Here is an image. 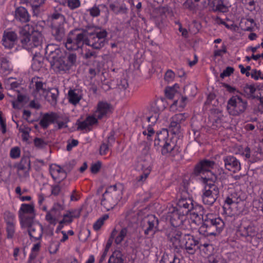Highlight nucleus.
Masks as SVG:
<instances>
[{
	"instance_id": "obj_1",
	"label": "nucleus",
	"mask_w": 263,
	"mask_h": 263,
	"mask_svg": "<svg viewBox=\"0 0 263 263\" xmlns=\"http://www.w3.org/2000/svg\"><path fill=\"white\" fill-rule=\"evenodd\" d=\"M192 200L190 198L180 199L177 205L170 211V221L173 226L177 227L184 226V228L196 229L197 226L201 225L199 232L207 236L217 235L222 231L224 223L219 217L209 218L203 222V217L194 212L190 215L189 212L193 208Z\"/></svg>"
},
{
	"instance_id": "obj_2",
	"label": "nucleus",
	"mask_w": 263,
	"mask_h": 263,
	"mask_svg": "<svg viewBox=\"0 0 263 263\" xmlns=\"http://www.w3.org/2000/svg\"><path fill=\"white\" fill-rule=\"evenodd\" d=\"M214 165L213 161L203 160L197 165L195 169V173L200 176L201 181L204 185L202 201L207 205L214 203L219 193V188L215 184L217 177L211 171Z\"/></svg>"
},
{
	"instance_id": "obj_3",
	"label": "nucleus",
	"mask_w": 263,
	"mask_h": 263,
	"mask_svg": "<svg viewBox=\"0 0 263 263\" xmlns=\"http://www.w3.org/2000/svg\"><path fill=\"white\" fill-rule=\"evenodd\" d=\"M21 42L23 47L33 54L32 68L39 70L42 59L40 51L43 42V36L41 31L29 25H25L20 30Z\"/></svg>"
},
{
	"instance_id": "obj_4",
	"label": "nucleus",
	"mask_w": 263,
	"mask_h": 263,
	"mask_svg": "<svg viewBox=\"0 0 263 263\" xmlns=\"http://www.w3.org/2000/svg\"><path fill=\"white\" fill-rule=\"evenodd\" d=\"M48 54V60L53 70L56 72L66 71L68 70L76 60V56L73 54L66 53L53 45H48L46 49Z\"/></svg>"
},
{
	"instance_id": "obj_5",
	"label": "nucleus",
	"mask_w": 263,
	"mask_h": 263,
	"mask_svg": "<svg viewBox=\"0 0 263 263\" xmlns=\"http://www.w3.org/2000/svg\"><path fill=\"white\" fill-rule=\"evenodd\" d=\"M124 190L123 185L120 183L107 187L101 200V204L105 210L113 209L121 201Z\"/></svg>"
},
{
	"instance_id": "obj_6",
	"label": "nucleus",
	"mask_w": 263,
	"mask_h": 263,
	"mask_svg": "<svg viewBox=\"0 0 263 263\" xmlns=\"http://www.w3.org/2000/svg\"><path fill=\"white\" fill-rule=\"evenodd\" d=\"M32 93L36 99H45L51 102H54L57 95L51 92L47 88L45 83H43L41 78L34 77L32 78L30 84Z\"/></svg>"
},
{
	"instance_id": "obj_7",
	"label": "nucleus",
	"mask_w": 263,
	"mask_h": 263,
	"mask_svg": "<svg viewBox=\"0 0 263 263\" xmlns=\"http://www.w3.org/2000/svg\"><path fill=\"white\" fill-rule=\"evenodd\" d=\"M229 193L230 195L225 200L223 208L226 210L230 209L235 213V211L243 205L242 202L246 199V195L241 191L239 186H237L234 190L230 189Z\"/></svg>"
},
{
	"instance_id": "obj_8",
	"label": "nucleus",
	"mask_w": 263,
	"mask_h": 263,
	"mask_svg": "<svg viewBox=\"0 0 263 263\" xmlns=\"http://www.w3.org/2000/svg\"><path fill=\"white\" fill-rule=\"evenodd\" d=\"M154 145L157 148L162 147V153L165 154L171 152L175 147V143L168 138V132L163 129L157 133L154 140Z\"/></svg>"
},
{
	"instance_id": "obj_9",
	"label": "nucleus",
	"mask_w": 263,
	"mask_h": 263,
	"mask_svg": "<svg viewBox=\"0 0 263 263\" xmlns=\"http://www.w3.org/2000/svg\"><path fill=\"white\" fill-rule=\"evenodd\" d=\"M107 33L105 30H101L95 33L86 32L85 44L95 49H100L107 42Z\"/></svg>"
},
{
	"instance_id": "obj_10",
	"label": "nucleus",
	"mask_w": 263,
	"mask_h": 263,
	"mask_svg": "<svg viewBox=\"0 0 263 263\" xmlns=\"http://www.w3.org/2000/svg\"><path fill=\"white\" fill-rule=\"evenodd\" d=\"M86 32H80L75 30L70 32L65 43V47L68 50H76L85 43Z\"/></svg>"
},
{
	"instance_id": "obj_11",
	"label": "nucleus",
	"mask_w": 263,
	"mask_h": 263,
	"mask_svg": "<svg viewBox=\"0 0 263 263\" xmlns=\"http://www.w3.org/2000/svg\"><path fill=\"white\" fill-rule=\"evenodd\" d=\"M34 215V205L32 204H22L19 210V218L22 227L29 226Z\"/></svg>"
},
{
	"instance_id": "obj_12",
	"label": "nucleus",
	"mask_w": 263,
	"mask_h": 263,
	"mask_svg": "<svg viewBox=\"0 0 263 263\" xmlns=\"http://www.w3.org/2000/svg\"><path fill=\"white\" fill-rule=\"evenodd\" d=\"M247 107V103L238 96L232 97L228 101L227 109L230 115H238L243 112Z\"/></svg>"
},
{
	"instance_id": "obj_13",
	"label": "nucleus",
	"mask_w": 263,
	"mask_h": 263,
	"mask_svg": "<svg viewBox=\"0 0 263 263\" xmlns=\"http://www.w3.org/2000/svg\"><path fill=\"white\" fill-rule=\"evenodd\" d=\"M148 149V148L146 151V154L144 156H140L137 160V168L143 171V175L140 178L142 181L147 178L151 171L152 159L151 156L147 153Z\"/></svg>"
},
{
	"instance_id": "obj_14",
	"label": "nucleus",
	"mask_w": 263,
	"mask_h": 263,
	"mask_svg": "<svg viewBox=\"0 0 263 263\" xmlns=\"http://www.w3.org/2000/svg\"><path fill=\"white\" fill-rule=\"evenodd\" d=\"M64 17L60 14L52 15V32L57 40H60L64 34Z\"/></svg>"
},
{
	"instance_id": "obj_15",
	"label": "nucleus",
	"mask_w": 263,
	"mask_h": 263,
	"mask_svg": "<svg viewBox=\"0 0 263 263\" xmlns=\"http://www.w3.org/2000/svg\"><path fill=\"white\" fill-rule=\"evenodd\" d=\"M167 103L163 100H158L156 102V107L154 108V114L146 118L147 122L154 124L158 120L160 116H162V111L166 107Z\"/></svg>"
},
{
	"instance_id": "obj_16",
	"label": "nucleus",
	"mask_w": 263,
	"mask_h": 263,
	"mask_svg": "<svg viewBox=\"0 0 263 263\" xmlns=\"http://www.w3.org/2000/svg\"><path fill=\"white\" fill-rule=\"evenodd\" d=\"M144 232L146 235H153L157 231L158 219L154 215H149L143 220Z\"/></svg>"
},
{
	"instance_id": "obj_17",
	"label": "nucleus",
	"mask_w": 263,
	"mask_h": 263,
	"mask_svg": "<svg viewBox=\"0 0 263 263\" xmlns=\"http://www.w3.org/2000/svg\"><path fill=\"white\" fill-rule=\"evenodd\" d=\"M186 116L184 114H176L172 117L170 129L175 134H178L181 132V124L185 120Z\"/></svg>"
},
{
	"instance_id": "obj_18",
	"label": "nucleus",
	"mask_w": 263,
	"mask_h": 263,
	"mask_svg": "<svg viewBox=\"0 0 263 263\" xmlns=\"http://www.w3.org/2000/svg\"><path fill=\"white\" fill-rule=\"evenodd\" d=\"M182 239V248H184L189 253L193 254L195 250V248L198 243V240L190 234H184Z\"/></svg>"
},
{
	"instance_id": "obj_19",
	"label": "nucleus",
	"mask_w": 263,
	"mask_h": 263,
	"mask_svg": "<svg viewBox=\"0 0 263 263\" xmlns=\"http://www.w3.org/2000/svg\"><path fill=\"white\" fill-rule=\"evenodd\" d=\"M17 35L13 31H5L2 39V44L5 48L11 49L17 42Z\"/></svg>"
},
{
	"instance_id": "obj_20",
	"label": "nucleus",
	"mask_w": 263,
	"mask_h": 263,
	"mask_svg": "<svg viewBox=\"0 0 263 263\" xmlns=\"http://www.w3.org/2000/svg\"><path fill=\"white\" fill-rule=\"evenodd\" d=\"M111 107L109 104L105 102H99L97 105L96 111L94 112L92 116L95 117L97 120L101 119L106 116L111 112Z\"/></svg>"
},
{
	"instance_id": "obj_21",
	"label": "nucleus",
	"mask_w": 263,
	"mask_h": 263,
	"mask_svg": "<svg viewBox=\"0 0 263 263\" xmlns=\"http://www.w3.org/2000/svg\"><path fill=\"white\" fill-rule=\"evenodd\" d=\"M209 6L214 11L226 12L228 11L231 4L228 3L224 4L222 0H208V4H205L204 6Z\"/></svg>"
},
{
	"instance_id": "obj_22",
	"label": "nucleus",
	"mask_w": 263,
	"mask_h": 263,
	"mask_svg": "<svg viewBox=\"0 0 263 263\" xmlns=\"http://www.w3.org/2000/svg\"><path fill=\"white\" fill-rule=\"evenodd\" d=\"M50 173L52 178L57 182H60L66 177V173L63 168L55 164L50 166Z\"/></svg>"
},
{
	"instance_id": "obj_23",
	"label": "nucleus",
	"mask_w": 263,
	"mask_h": 263,
	"mask_svg": "<svg viewBox=\"0 0 263 263\" xmlns=\"http://www.w3.org/2000/svg\"><path fill=\"white\" fill-rule=\"evenodd\" d=\"M223 161L226 168L230 171L235 173L241 168L240 162L233 156H227L224 158Z\"/></svg>"
},
{
	"instance_id": "obj_24",
	"label": "nucleus",
	"mask_w": 263,
	"mask_h": 263,
	"mask_svg": "<svg viewBox=\"0 0 263 263\" xmlns=\"http://www.w3.org/2000/svg\"><path fill=\"white\" fill-rule=\"evenodd\" d=\"M27 228L30 237L35 239H39L41 238L43 227L42 226L38 223H32V221L29 224V226L23 227Z\"/></svg>"
},
{
	"instance_id": "obj_25",
	"label": "nucleus",
	"mask_w": 263,
	"mask_h": 263,
	"mask_svg": "<svg viewBox=\"0 0 263 263\" xmlns=\"http://www.w3.org/2000/svg\"><path fill=\"white\" fill-rule=\"evenodd\" d=\"M83 93L80 89H70L67 95L68 101L71 104L76 105L82 99Z\"/></svg>"
},
{
	"instance_id": "obj_26",
	"label": "nucleus",
	"mask_w": 263,
	"mask_h": 263,
	"mask_svg": "<svg viewBox=\"0 0 263 263\" xmlns=\"http://www.w3.org/2000/svg\"><path fill=\"white\" fill-rule=\"evenodd\" d=\"M127 234L128 230L126 228H116L112 231L111 237L114 239L116 244H120L127 236Z\"/></svg>"
},
{
	"instance_id": "obj_27",
	"label": "nucleus",
	"mask_w": 263,
	"mask_h": 263,
	"mask_svg": "<svg viewBox=\"0 0 263 263\" xmlns=\"http://www.w3.org/2000/svg\"><path fill=\"white\" fill-rule=\"evenodd\" d=\"M5 220L7 224V236L9 238H11L13 237L14 234V224L15 221L14 215L12 213H8L6 214Z\"/></svg>"
},
{
	"instance_id": "obj_28",
	"label": "nucleus",
	"mask_w": 263,
	"mask_h": 263,
	"mask_svg": "<svg viewBox=\"0 0 263 263\" xmlns=\"http://www.w3.org/2000/svg\"><path fill=\"white\" fill-rule=\"evenodd\" d=\"M13 67L9 61L6 58H0V74L7 76L12 71Z\"/></svg>"
},
{
	"instance_id": "obj_29",
	"label": "nucleus",
	"mask_w": 263,
	"mask_h": 263,
	"mask_svg": "<svg viewBox=\"0 0 263 263\" xmlns=\"http://www.w3.org/2000/svg\"><path fill=\"white\" fill-rule=\"evenodd\" d=\"M187 98L182 96L177 100L174 102L171 105L170 109L173 111L176 110L181 111L185 106Z\"/></svg>"
},
{
	"instance_id": "obj_30",
	"label": "nucleus",
	"mask_w": 263,
	"mask_h": 263,
	"mask_svg": "<svg viewBox=\"0 0 263 263\" xmlns=\"http://www.w3.org/2000/svg\"><path fill=\"white\" fill-rule=\"evenodd\" d=\"M15 17L21 22H26L29 20V14L25 8L20 7L15 11Z\"/></svg>"
},
{
	"instance_id": "obj_31",
	"label": "nucleus",
	"mask_w": 263,
	"mask_h": 263,
	"mask_svg": "<svg viewBox=\"0 0 263 263\" xmlns=\"http://www.w3.org/2000/svg\"><path fill=\"white\" fill-rule=\"evenodd\" d=\"M183 235L179 232L174 233L170 238L173 245L176 248H182Z\"/></svg>"
},
{
	"instance_id": "obj_32",
	"label": "nucleus",
	"mask_w": 263,
	"mask_h": 263,
	"mask_svg": "<svg viewBox=\"0 0 263 263\" xmlns=\"http://www.w3.org/2000/svg\"><path fill=\"white\" fill-rule=\"evenodd\" d=\"M97 122V119L93 116H89L86 119L79 124L78 127L81 129H89V127Z\"/></svg>"
},
{
	"instance_id": "obj_33",
	"label": "nucleus",
	"mask_w": 263,
	"mask_h": 263,
	"mask_svg": "<svg viewBox=\"0 0 263 263\" xmlns=\"http://www.w3.org/2000/svg\"><path fill=\"white\" fill-rule=\"evenodd\" d=\"M179 85L177 84L172 87H167L165 89V95L170 99L179 94Z\"/></svg>"
},
{
	"instance_id": "obj_34",
	"label": "nucleus",
	"mask_w": 263,
	"mask_h": 263,
	"mask_svg": "<svg viewBox=\"0 0 263 263\" xmlns=\"http://www.w3.org/2000/svg\"><path fill=\"white\" fill-rule=\"evenodd\" d=\"M5 87L8 89H14L17 88L20 83L15 79L10 77L5 80Z\"/></svg>"
},
{
	"instance_id": "obj_35",
	"label": "nucleus",
	"mask_w": 263,
	"mask_h": 263,
	"mask_svg": "<svg viewBox=\"0 0 263 263\" xmlns=\"http://www.w3.org/2000/svg\"><path fill=\"white\" fill-rule=\"evenodd\" d=\"M60 216L50 210L47 213L45 218L49 223L55 225L57 223Z\"/></svg>"
},
{
	"instance_id": "obj_36",
	"label": "nucleus",
	"mask_w": 263,
	"mask_h": 263,
	"mask_svg": "<svg viewBox=\"0 0 263 263\" xmlns=\"http://www.w3.org/2000/svg\"><path fill=\"white\" fill-rule=\"evenodd\" d=\"M54 119L53 115H45L41 119L40 124L43 128H46L53 122Z\"/></svg>"
},
{
	"instance_id": "obj_37",
	"label": "nucleus",
	"mask_w": 263,
	"mask_h": 263,
	"mask_svg": "<svg viewBox=\"0 0 263 263\" xmlns=\"http://www.w3.org/2000/svg\"><path fill=\"white\" fill-rule=\"evenodd\" d=\"M160 263H179V259L175 255L164 254Z\"/></svg>"
},
{
	"instance_id": "obj_38",
	"label": "nucleus",
	"mask_w": 263,
	"mask_h": 263,
	"mask_svg": "<svg viewBox=\"0 0 263 263\" xmlns=\"http://www.w3.org/2000/svg\"><path fill=\"white\" fill-rule=\"evenodd\" d=\"M122 254L120 251H115L109 259V263H123Z\"/></svg>"
},
{
	"instance_id": "obj_39",
	"label": "nucleus",
	"mask_w": 263,
	"mask_h": 263,
	"mask_svg": "<svg viewBox=\"0 0 263 263\" xmlns=\"http://www.w3.org/2000/svg\"><path fill=\"white\" fill-rule=\"evenodd\" d=\"M245 95L249 98L255 97L254 93L256 88L253 85L247 84L243 88Z\"/></svg>"
},
{
	"instance_id": "obj_40",
	"label": "nucleus",
	"mask_w": 263,
	"mask_h": 263,
	"mask_svg": "<svg viewBox=\"0 0 263 263\" xmlns=\"http://www.w3.org/2000/svg\"><path fill=\"white\" fill-rule=\"evenodd\" d=\"M242 235L245 237H253L256 235L255 228L251 226L244 228L243 231H242Z\"/></svg>"
},
{
	"instance_id": "obj_41",
	"label": "nucleus",
	"mask_w": 263,
	"mask_h": 263,
	"mask_svg": "<svg viewBox=\"0 0 263 263\" xmlns=\"http://www.w3.org/2000/svg\"><path fill=\"white\" fill-rule=\"evenodd\" d=\"M250 74L251 78L256 81L263 80V73L259 70L253 69Z\"/></svg>"
},
{
	"instance_id": "obj_42",
	"label": "nucleus",
	"mask_w": 263,
	"mask_h": 263,
	"mask_svg": "<svg viewBox=\"0 0 263 263\" xmlns=\"http://www.w3.org/2000/svg\"><path fill=\"white\" fill-rule=\"evenodd\" d=\"M108 218V215L107 214L104 215L102 217H100L97 221L93 224V229L98 231L99 230L102 225L104 224V221Z\"/></svg>"
},
{
	"instance_id": "obj_43",
	"label": "nucleus",
	"mask_w": 263,
	"mask_h": 263,
	"mask_svg": "<svg viewBox=\"0 0 263 263\" xmlns=\"http://www.w3.org/2000/svg\"><path fill=\"white\" fill-rule=\"evenodd\" d=\"M81 54L83 56V57L86 59H89L92 57H96V52L91 51L89 49H87V48L83 47L82 49V52Z\"/></svg>"
},
{
	"instance_id": "obj_44",
	"label": "nucleus",
	"mask_w": 263,
	"mask_h": 263,
	"mask_svg": "<svg viewBox=\"0 0 263 263\" xmlns=\"http://www.w3.org/2000/svg\"><path fill=\"white\" fill-rule=\"evenodd\" d=\"M220 115L221 114L219 113V115L218 116V118L216 119H214L215 117L213 115H210V122L212 123V125H211V126L213 129H216L221 126V120L219 118Z\"/></svg>"
},
{
	"instance_id": "obj_45",
	"label": "nucleus",
	"mask_w": 263,
	"mask_h": 263,
	"mask_svg": "<svg viewBox=\"0 0 263 263\" xmlns=\"http://www.w3.org/2000/svg\"><path fill=\"white\" fill-rule=\"evenodd\" d=\"M24 100L25 97L23 96L18 95L17 100L12 102L13 107L15 108H21L23 105V102L24 101Z\"/></svg>"
},
{
	"instance_id": "obj_46",
	"label": "nucleus",
	"mask_w": 263,
	"mask_h": 263,
	"mask_svg": "<svg viewBox=\"0 0 263 263\" xmlns=\"http://www.w3.org/2000/svg\"><path fill=\"white\" fill-rule=\"evenodd\" d=\"M41 247V243L40 242H37L33 245L32 249H31V253L30 255V259H34L36 256L38 252L40 250Z\"/></svg>"
},
{
	"instance_id": "obj_47",
	"label": "nucleus",
	"mask_w": 263,
	"mask_h": 263,
	"mask_svg": "<svg viewBox=\"0 0 263 263\" xmlns=\"http://www.w3.org/2000/svg\"><path fill=\"white\" fill-rule=\"evenodd\" d=\"M199 248L200 250L204 251L207 255H210L211 253V251L213 249L211 245L206 243L200 245Z\"/></svg>"
},
{
	"instance_id": "obj_48",
	"label": "nucleus",
	"mask_w": 263,
	"mask_h": 263,
	"mask_svg": "<svg viewBox=\"0 0 263 263\" xmlns=\"http://www.w3.org/2000/svg\"><path fill=\"white\" fill-rule=\"evenodd\" d=\"M45 0H30L32 8L34 13L37 9L45 3Z\"/></svg>"
},
{
	"instance_id": "obj_49",
	"label": "nucleus",
	"mask_w": 263,
	"mask_h": 263,
	"mask_svg": "<svg viewBox=\"0 0 263 263\" xmlns=\"http://www.w3.org/2000/svg\"><path fill=\"white\" fill-rule=\"evenodd\" d=\"M35 146L39 148H42L47 145V142L41 138H36L34 140Z\"/></svg>"
},
{
	"instance_id": "obj_50",
	"label": "nucleus",
	"mask_w": 263,
	"mask_h": 263,
	"mask_svg": "<svg viewBox=\"0 0 263 263\" xmlns=\"http://www.w3.org/2000/svg\"><path fill=\"white\" fill-rule=\"evenodd\" d=\"M21 150L18 147H14L10 151V156L11 158L15 159L20 156Z\"/></svg>"
},
{
	"instance_id": "obj_51",
	"label": "nucleus",
	"mask_w": 263,
	"mask_h": 263,
	"mask_svg": "<svg viewBox=\"0 0 263 263\" xmlns=\"http://www.w3.org/2000/svg\"><path fill=\"white\" fill-rule=\"evenodd\" d=\"M64 209V206L63 204L60 203H55L51 211H53V212L57 213V214L61 215L60 212L62 211Z\"/></svg>"
},
{
	"instance_id": "obj_52",
	"label": "nucleus",
	"mask_w": 263,
	"mask_h": 263,
	"mask_svg": "<svg viewBox=\"0 0 263 263\" xmlns=\"http://www.w3.org/2000/svg\"><path fill=\"white\" fill-rule=\"evenodd\" d=\"M68 5L72 9L79 7L80 5L79 0H68Z\"/></svg>"
},
{
	"instance_id": "obj_53",
	"label": "nucleus",
	"mask_w": 263,
	"mask_h": 263,
	"mask_svg": "<svg viewBox=\"0 0 263 263\" xmlns=\"http://www.w3.org/2000/svg\"><path fill=\"white\" fill-rule=\"evenodd\" d=\"M233 68L228 67L220 74V77L223 79L225 77H229L233 72Z\"/></svg>"
},
{
	"instance_id": "obj_54",
	"label": "nucleus",
	"mask_w": 263,
	"mask_h": 263,
	"mask_svg": "<svg viewBox=\"0 0 263 263\" xmlns=\"http://www.w3.org/2000/svg\"><path fill=\"white\" fill-rule=\"evenodd\" d=\"M72 219L71 213L68 212L63 216V218L62 221L67 224L71 222L72 221Z\"/></svg>"
},
{
	"instance_id": "obj_55",
	"label": "nucleus",
	"mask_w": 263,
	"mask_h": 263,
	"mask_svg": "<svg viewBox=\"0 0 263 263\" xmlns=\"http://www.w3.org/2000/svg\"><path fill=\"white\" fill-rule=\"evenodd\" d=\"M60 247L59 243H52L50 245L49 247V252L51 254L55 253L57 251L59 250Z\"/></svg>"
},
{
	"instance_id": "obj_56",
	"label": "nucleus",
	"mask_w": 263,
	"mask_h": 263,
	"mask_svg": "<svg viewBox=\"0 0 263 263\" xmlns=\"http://www.w3.org/2000/svg\"><path fill=\"white\" fill-rule=\"evenodd\" d=\"M175 78V73L172 70H168L165 76V80L167 82H171Z\"/></svg>"
},
{
	"instance_id": "obj_57",
	"label": "nucleus",
	"mask_w": 263,
	"mask_h": 263,
	"mask_svg": "<svg viewBox=\"0 0 263 263\" xmlns=\"http://www.w3.org/2000/svg\"><path fill=\"white\" fill-rule=\"evenodd\" d=\"M154 133V129L153 128L150 126V125H148L147 129L144 130L143 131V134L144 135H146L147 136V138H149L151 136L153 135Z\"/></svg>"
},
{
	"instance_id": "obj_58",
	"label": "nucleus",
	"mask_w": 263,
	"mask_h": 263,
	"mask_svg": "<svg viewBox=\"0 0 263 263\" xmlns=\"http://www.w3.org/2000/svg\"><path fill=\"white\" fill-rule=\"evenodd\" d=\"M103 65L101 63H98L97 68L96 69L92 68L90 69L89 72L92 75H96L97 73H99L102 71Z\"/></svg>"
},
{
	"instance_id": "obj_59",
	"label": "nucleus",
	"mask_w": 263,
	"mask_h": 263,
	"mask_svg": "<svg viewBox=\"0 0 263 263\" xmlns=\"http://www.w3.org/2000/svg\"><path fill=\"white\" fill-rule=\"evenodd\" d=\"M108 151V146L105 143L102 144L100 148V153L101 155H105Z\"/></svg>"
},
{
	"instance_id": "obj_60",
	"label": "nucleus",
	"mask_w": 263,
	"mask_h": 263,
	"mask_svg": "<svg viewBox=\"0 0 263 263\" xmlns=\"http://www.w3.org/2000/svg\"><path fill=\"white\" fill-rule=\"evenodd\" d=\"M226 52V48L224 46H222L221 49H216L214 51V55L215 56H220Z\"/></svg>"
},
{
	"instance_id": "obj_61",
	"label": "nucleus",
	"mask_w": 263,
	"mask_h": 263,
	"mask_svg": "<svg viewBox=\"0 0 263 263\" xmlns=\"http://www.w3.org/2000/svg\"><path fill=\"white\" fill-rule=\"evenodd\" d=\"M100 10L98 8L94 7L90 9V14L92 16H97L100 14Z\"/></svg>"
},
{
	"instance_id": "obj_62",
	"label": "nucleus",
	"mask_w": 263,
	"mask_h": 263,
	"mask_svg": "<svg viewBox=\"0 0 263 263\" xmlns=\"http://www.w3.org/2000/svg\"><path fill=\"white\" fill-rule=\"evenodd\" d=\"M101 167V163L97 162L92 165L91 167V172L93 173H97Z\"/></svg>"
},
{
	"instance_id": "obj_63",
	"label": "nucleus",
	"mask_w": 263,
	"mask_h": 263,
	"mask_svg": "<svg viewBox=\"0 0 263 263\" xmlns=\"http://www.w3.org/2000/svg\"><path fill=\"white\" fill-rule=\"evenodd\" d=\"M61 191V187L59 184L54 185L52 189V194L58 195Z\"/></svg>"
},
{
	"instance_id": "obj_64",
	"label": "nucleus",
	"mask_w": 263,
	"mask_h": 263,
	"mask_svg": "<svg viewBox=\"0 0 263 263\" xmlns=\"http://www.w3.org/2000/svg\"><path fill=\"white\" fill-rule=\"evenodd\" d=\"M239 68H240V72H241V73L245 74L247 77L250 76V72H248V71H247L246 67H244L243 65H239Z\"/></svg>"
}]
</instances>
